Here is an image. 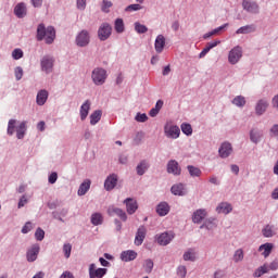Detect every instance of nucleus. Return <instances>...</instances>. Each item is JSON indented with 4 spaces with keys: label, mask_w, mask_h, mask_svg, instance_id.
<instances>
[{
    "label": "nucleus",
    "mask_w": 278,
    "mask_h": 278,
    "mask_svg": "<svg viewBox=\"0 0 278 278\" xmlns=\"http://www.w3.org/2000/svg\"><path fill=\"white\" fill-rule=\"evenodd\" d=\"M172 193H174L176 197H184L186 194V188L184 187V184H176L172 187Z\"/></svg>",
    "instance_id": "26"
},
{
    "label": "nucleus",
    "mask_w": 278,
    "mask_h": 278,
    "mask_svg": "<svg viewBox=\"0 0 278 278\" xmlns=\"http://www.w3.org/2000/svg\"><path fill=\"white\" fill-rule=\"evenodd\" d=\"M99 121H101V111H94L90 115V125H97V123H99Z\"/></svg>",
    "instance_id": "37"
},
{
    "label": "nucleus",
    "mask_w": 278,
    "mask_h": 278,
    "mask_svg": "<svg viewBox=\"0 0 278 278\" xmlns=\"http://www.w3.org/2000/svg\"><path fill=\"white\" fill-rule=\"evenodd\" d=\"M135 121H137V123H147V121H149V117L144 113H138L135 117Z\"/></svg>",
    "instance_id": "47"
},
{
    "label": "nucleus",
    "mask_w": 278,
    "mask_h": 278,
    "mask_svg": "<svg viewBox=\"0 0 278 278\" xmlns=\"http://www.w3.org/2000/svg\"><path fill=\"white\" fill-rule=\"evenodd\" d=\"M242 8L249 14H260V4L255 1L243 0Z\"/></svg>",
    "instance_id": "9"
},
{
    "label": "nucleus",
    "mask_w": 278,
    "mask_h": 278,
    "mask_svg": "<svg viewBox=\"0 0 278 278\" xmlns=\"http://www.w3.org/2000/svg\"><path fill=\"white\" fill-rule=\"evenodd\" d=\"M135 30L137 31V34H147L149 31V28L146 25L137 22L135 23Z\"/></svg>",
    "instance_id": "42"
},
{
    "label": "nucleus",
    "mask_w": 278,
    "mask_h": 278,
    "mask_svg": "<svg viewBox=\"0 0 278 278\" xmlns=\"http://www.w3.org/2000/svg\"><path fill=\"white\" fill-rule=\"evenodd\" d=\"M168 212H170V206H168V203H166V202H161L156 206V214H159V216H166V214H168Z\"/></svg>",
    "instance_id": "23"
},
{
    "label": "nucleus",
    "mask_w": 278,
    "mask_h": 278,
    "mask_svg": "<svg viewBox=\"0 0 278 278\" xmlns=\"http://www.w3.org/2000/svg\"><path fill=\"white\" fill-rule=\"evenodd\" d=\"M242 58V48L237 46L229 51L228 62L229 64H238Z\"/></svg>",
    "instance_id": "5"
},
{
    "label": "nucleus",
    "mask_w": 278,
    "mask_h": 278,
    "mask_svg": "<svg viewBox=\"0 0 278 278\" xmlns=\"http://www.w3.org/2000/svg\"><path fill=\"white\" fill-rule=\"evenodd\" d=\"M124 203L126 204V211L128 214H136L138 210V202L131 198H127Z\"/></svg>",
    "instance_id": "19"
},
{
    "label": "nucleus",
    "mask_w": 278,
    "mask_h": 278,
    "mask_svg": "<svg viewBox=\"0 0 278 278\" xmlns=\"http://www.w3.org/2000/svg\"><path fill=\"white\" fill-rule=\"evenodd\" d=\"M108 214L109 216H118L122 220H127V213L118 207L110 206L108 208Z\"/></svg>",
    "instance_id": "16"
},
{
    "label": "nucleus",
    "mask_w": 278,
    "mask_h": 278,
    "mask_svg": "<svg viewBox=\"0 0 278 278\" xmlns=\"http://www.w3.org/2000/svg\"><path fill=\"white\" fill-rule=\"evenodd\" d=\"M258 251H263L262 255L268 257L273 253V243H264L258 248Z\"/></svg>",
    "instance_id": "31"
},
{
    "label": "nucleus",
    "mask_w": 278,
    "mask_h": 278,
    "mask_svg": "<svg viewBox=\"0 0 278 278\" xmlns=\"http://www.w3.org/2000/svg\"><path fill=\"white\" fill-rule=\"evenodd\" d=\"M35 238L36 240H38L39 242H41V240H45V230H42L41 228H38L35 232Z\"/></svg>",
    "instance_id": "48"
},
{
    "label": "nucleus",
    "mask_w": 278,
    "mask_h": 278,
    "mask_svg": "<svg viewBox=\"0 0 278 278\" xmlns=\"http://www.w3.org/2000/svg\"><path fill=\"white\" fill-rule=\"evenodd\" d=\"M47 99H49V92L47 90H40L37 93V104L45 105L47 103Z\"/></svg>",
    "instance_id": "28"
},
{
    "label": "nucleus",
    "mask_w": 278,
    "mask_h": 278,
    "mask_svg": "<svg viewBox=\"0 0 278 278\" xmlns=\"http://www.w3.org/2000/svg\"><path fill=\"white\" fill-rule=\"evenodd\" d=\"M167 173L172 175H181V167H179V163L175 160H172L167 164Z\"/></svg>",
    "instance_id": "17"
},
{
    "label": "nucleus",
    "mask_w": 278,
    "mask_h": 278,
    "mask_svg": "<svg viewBox=\"0 0 278 278\" xmlns=\"http://www.w3.org/2000/svg\"><path fill=\"white\" fill-rule=\"evenodd\" d=\"M34 229V226L31 225L30 222H27L24 227L22 228V233H29Z\"/></svg>",
    "instance_id": "55"
},
{
    "label": "nucleus",
    "mask_w": 278,
    "mask_h": 278,
    "mask_svg": "<svg viewBox=\"0 0 278 278\" xmlns=\"http://www.w3.org/2000/svg\"><path fill=\"white\" fill-rule=\"evenodd\" d=\"M14 14L17 18H23L27 14V7H25V3H18L14 9Z\"/></svg>",
    "instance_id": "22"
},
{
    "label": "nucleus",
    "mask_w": 278,
    "mask_h": 278,
    "mask_svg": "<svg viewBox=\"0 0 278 278\" xmlns=\"http://www.w3.org/2000/svg\"><path fill=\"white\" fill-rule=\"evenodd\" d=\"M266 110H268V101L266 99L258 100L255 105L256 116H262V114L266 113Z\"/></svg>",
    "instance_id": "14"
},
{
    "label": "nucleus",
    "mask_w": 278,
    "mask_h": 278,
    "mask_svg": "<svg viewBox=\"0 0 278 278\" xmlns=\"http://www.w3.org/2000/svg\"><path fill=\"white\" fill-rule=\"evenodd\" d=\"M90 179H86L78 189V197H84V194H86V192H88V190H90Z\"/></svg>",
    "instance_id": "30"
},
{
    "label": "nucleus",
    "mask_w": 278,
    "mask_h": 278,
    "mask_svg": "<svg viewBox=\"0 0 278 278\" xmlns=\"http://www.w3.org/2000/svg\"><path fill=\"white\" fill-rule=\"evenodd\" d=\"M180 129L185 136H192V125L184 123L181 124Z\"/></svg>",
    "instance_id": "40"
},
{
    "label": "nucleus",
    "mask_w": 278,
    "mask_h": 278,
    "mask_svg": "<svg viewBox=\"0 0 278 278\" xmlns=\"http://www.w3.org/2000/svg\"><path fill=\"white\" fill-rule=\"evenodd\" d=\"M103 223V215L100 213H94L91 215V224L92 225H101Z\"/></svg>",
    "instance_id": "36"
},
{
    "label": "nucleus",
    "mask_w": 278,
    "mask_h": 278,
    "mask_svg": "<svg viewBox=\"0 0 278 278\" xmlns=\"http://www.w3.org/2000/svg\"><path fill=\"white\" fill-rule=\"evenodd\" d=\"M119 257L122 262H134V260L138 257V252L134 250H126L121 253Z\"/></svg>",
    "instance_id": "15"
},
{
    "label": "nucleus",
    "mask_w": 278,
    "mask_h": 278,
    "mask_svg": "<svg viewBox=\"0 0 278 278\" xmlns=\"http://www.w3.org/2000/svg\"><path fill=\"white\" fill-rule=\"evenodd\" d=\"M218 45H220V40H215V41L208 42L206 47L212 50L214 49V47H218Z\"/></svg>",
    "instance_id": "60"
},
{
    "label": "nucleus",
    "mask_w": 278,
    "mask_h": 278,
    "mask_svg": "<svg viewBox=\"0 0 278 278\" xmlns=\"http://www.w3.org/2000/svg\"><path fill=\"white\" fill-rule=\"evenodd\" d=\"M266 273H268V267L261 266L254 271L253 277H262V275H266Z\"/></svg>",
    "instance_id": "45"
},
{
    "label": "nucleus",
    "mask_w": 278,
    "mask_h": 278,
    "mask_svg": "<svg viewBox=\"0 0 278 278\" xmlns=\"http://www.w3.org/2000/svg\"><path fill=\"white\" fill-rule=\"evenodd\" d=\"M31 3L34 8H41L42 7V0H31Z\"/></svg>",
    "instance_id": "63"
},
{
    "label": "nucleus",
    "mask_w": 278,
    "mask_h": 278,
    "mask_svg": "<svg viewBox=\"0 0 278 278\" xmlns=\"http://www.w3.org/2000/svg\"><path fill=\"white\" fill-rule=\"evenodd\" d=\"M173 238H175L173 232H163L157 237V242L161 247H166L167 244H170Z\"/></svg>",
    "instance_id": "11"
},
{
    "label": "nucleus",
    "mask_w": 278,
    "mask_h": 278,
    "mask_svg": "<svg viewBox=\"0 0 278 278\" xmlns=\"http://www.w3.org/2000/svg\"><path fill=\"white\" fill-rule=\"evenodd\" d=\"M55 60H53V56H49V55H46L41 59V71L43 73H52L53 72V64H54Z\"/></svg>",
    "instance_id": "6"
},
{
    "label": "nucleus",
    "mask_w": 278,
    "mask_h": 278,
    "mask_svg": "<svg viewBox=\"0 0 278 278\" xmlns=\"http://www.w3.org/2000/svg\"><path fill=\"white\" fill-rule=\"evenodd\" d=\"M270 134H271L273 138L278 139V125L277 124L271 127Z\"/></svg>",
    "instance_id": "58"
},
{
    "label": "nucleus",
    "mask_w": 278,
    "mask_h": 278,
    "mask_svg": "<svg viewBox=\"0 0 278 278\" xmlns=\"http://www.w3.org/2000/svg\"><path fill=\"white\" fill-rule=\"evenodd\" d=\"M63 251L66 258L71 257V251H73L71 243L64 244Z\"/></svg>",
    "instance_id": "51"
},
{
    "label": "nucleus",
    "mask_w": 278,
    "mask_h": 278,
    "mask_svg": "<svg viewBox=\"0 0 278 278\" xmlns=\"http://www.w3.org/2000/svg\"><path fill=\"white\" fill-rule=\"evenodd\" d=\"M76 45L77 47H88L90 45V33L88 30H81L76 36Z\"/></svg>",
    "instance_id": "7"
},
{
    "label": "nucleus",
    "mask_w": 278,
    "mask_h": 278,
    "mask_svg": "<svg viewBox=\"0 0 278 278\" xmlns=\"http://www.w3.org/2000/svg\"><path fill=\"white\" fill-rule=\"evenodd\" d=\"M112 36V25L109 23H102L98 29V38L102 42L108 40Z\"/></svg>",
    "instance_id": "4"
},
{
    "label": "nucleus",
    "mask_w": 278,
    "mask_h": 278,
    "mask_svg": "<svg viewBox=\"0 0 278 278\" xmlns=\"http://www.w3.org/2000/svg\"><path fill=\"white\" fill-rule=\"evenodd\" d=\"M114 29L117 34H123V31H125V22L123 18L115 20Z\"/></svg>",
    "instance_id": "33"
},
{
    "label": "nucleus",
    "mask_w": 278,
    "mask_h": 278,
    "mask_svg": "<svg viewBox=\"0 0 278 278\" xmlns=\"http://www.w3.org/2000/svg\"><path fill=\"white\" fill-rule=\"evenodd\" d=\"M225 27H229V24L226 23V24L213 29L214 36H218L220 34V31H223V29H225Z\"/></svg>",
    "instance_id": "56"
},
{
    "label": "nucleus",
    "mask_w": 278,
    "mask_h": 278,
    "mask_svg": "<svg viewBox=\"0 0 278 278\" xmlns=\"http://www.w3.org/2000/svg\"><path fill=\"white\" fill-rule=\"evenodd\" d=\"M251 31H255L254 25H247V26L240 27L239 29H237L236 34H251Z\"/></svg>",
    "instance_id": "35"
},
{
    "label": "nucleus",
    "mask_w": 278,
    "mask_h": 278,
    "mask_svg": "<svg viewBox=\"0 0 278 278\" xmlns=\"http://www.w3.org/2000/svg\"><path fill=\"white\" fill-rule=\"evenodd\" d=\"M60 278H75V276L73 275V273L71 271H64Z\"/></svg>",
    "instance_id": "61"
},
{
    "label": "nucleus",
    "mask_w": 278,
    "mask_h": 278,
    "mask_svg": "<svg viewBox=\"0 0 278 278\" xmlns=\"http://www.w3.org/2000/svg\"><path fill=\"white\" fill-rule=\"evenodd\" d=\"M218 152H219L220 157H229L230 153H233V148H231V143L224 142L220 146Z\"/></svg>",
    "instance_id": "18"
},
{
    "label": "nucleus",
    "mask_w": 278,
    "mask_h": 278,
    "mask_svg": "<svg viewBox=\"0 0 278 278\" xmlns=\"http://www.w3.org/2000/svg\"><path fill=\"white\" fill-rule=\"evenodd\" d=\"M205 216H207V212L205 210H197L194 213H193V216H192V222L193 223H201V220H203V218H205Z\"/></svg>",
    "instance_id": "25"
},
{
    "label": "nucleus",
    "mask_w": 278,
    "mask_h": 278,
    "mask_svg": "<svg viewBox=\"0 0 278 278\" xmlns=\"http://www.w3.org/2000/svg\"><path fill=\"white\" fill-rule=\"evenodd\" d=\"M91 79L96 86H103L108 79V72L104 68L96 67L92 71Z\"/></svg>",
    "instance_id": "2"
},
{
    "label": "nucleus",
    "mask_w": 278,
    "mask_h": 278,
    "mask_svg": "<svg viewBox=\"0 0 278 278\" xmlns=\"http://www.w3.org/2000/svg\"><path fill=\"white\" fill-rule=\"evenodd\" d=\"M187 274H188V270L186 269V266L181 265L178 267L177 269L178 277L185 278Z\"/></svg>",
    "instance_id": "54"
},
{
    "label": "nucleus",
    "mask_w": 278,
    "mask_h": 278,
    "mask_svg": "<svg viewBox=\"0 0 278 278\" xmlns=\"http://www.w3.org/2000/svg\"><path fill=\"white\" fill-rule=\"evenodd\" d=\"M138 10H142V5H140V4H130L126 8V12H138Z\"/></svg>",
    "instance_id": "52"
},
{
    "label": "nucleus",
    "mask_w": 278,
    "mask_h": 278,
    "mask_svg": "<svg viewBox=\"0 0 278 278\" xmlns=\"http://www.w3.org/2000/svg\"><path fill=\"white\" fill-rule=\"evenodd\" d=\"M189 174L191 177H201V169L199 167H194L192 165H189L188 167Z\"/></svg>",
    "instance_id": "43"
},
{
    "label": "nucleus",
    "mask_w": 278,
    "mask_h": 278,
    "mask_svg": "<svg viewBox=\"0 0 278 278\" xmlns=\"http://www.w3.org/2000/svg\"><path fill=\"white\" fill-rule=\"evenodd\" d=\"M144 238H147V228L144 226H140L135 237L136 247H140L144 242Z\"/></svg>",
    "instance_id": "12"
},
{
    "label": "nucleus",
    "mask_w": 278,
    "mask_h": 278,
    "mask_svg": "<svg viewBox=\"0 0 278 278\" xmlns=\"http://www.w3.org/2000/svg\"><path fill=\"white\" fill-rule=\"evenodd\" d=\"M164 47H166V38H164V35H159L154 42L156 53H162L164 51Z\"/></svg>",
    "instance_id": "20"
},
{
    "label": "nucleus",
    "mask_w": 278,
    "mask_h": 278,
    "mask_svg": "<svg viewBox=\"0 0 278 278\" xmlns=\"http://www.w3.org/2000/svg\"><path fill=\"white\" fill-rule=\"evenodd\" d=\"M232 104L237 105V108H244V105H247V99H244V97H242V96H237L232 100Z\"/></svg>",
    "instance_id": "34"
},
{
    "label": "nucleus",
    "mask_w": 278,
    "mask_h": 278,
    "mask_svg": "<svg viewBox=\"0 0 278 278\" xmlns=\"http://www.w3.org/2000/svg\"><path fill=\"white\" fill-rule=\"evenodd\" d=\"M262 233L264 238H273L275 236V226L267 225L263 228Z\"/></svg>",
    "instance_id": "32"
},
{
    "label": "nucleus",
    "mask_w": 278,
    "mask_h": 278,
    "mask_svg": "<svg viewBox=\"0 0 278 278\" xmlns=\"http://www.w3.org/2000/svg\"><path fill=\"white\" fill-rule=\"evenodd\" d=\"M118 184V176L116 174H111L110 176L106 177L104 181V190H114L116 188V185Z\"/></svg>",
    "instance_id": "10"
},
{
    "label": "nucleus",
    "mask_w": 278,
    "mask_h": 278,
    "mask_svg": "<svg viewBox=\"0 0 278 278\" xmlns=\"http://www.w3.org/2000/svg\"><path fill=\"white\" fill-rule=\"evenodd\" d=\"M108 275V269L106 268H98L94 263L89 265V277L90 278H103Z\"/></svg>",
    "instance_id": "8"
},
{
    "label": "nucleus",
    "mask_w": 278,
    "mask_h": 278,
    "mask_svg": "<svg viewBox=\"0 0 278 278\" xmlns=\"http://www.w3.org/2000/svg\"><path fill=\"white\" fill-rule=\"evenodd\" d=\"M235 262H242L244 260V251L242 249H239L235 252L233 255Z\"/></svg>",
    "instance_id": "46"
},
{
    "label": "nucleus",
    "mask_w": 278,
    "mask_h": 278,
    "mask_svg": "<svg viewBox=\"0 0 278 278\" xmlns=\"http://www.w3.org/2000/svg\"><path fill=\"white\" fill-rule=\"evenodd\" d=\"M46 39L47 45H52L55 40V28L53 26L45 27V24H39L37 27V40L41 41Z\"/></svg>",
    "instance_id": "1"
},
{
    "label": "nucleus",
    "mask_w": 278,
    "mask_h": 278,
    "mask_svg": "<svg viewBox=\"0 0 278 278\" xmlns=\"http://www.w3.org/2000/svg\"><path fill=\"white\" fill-rule=\"evenodd\" d=\"M78 10H86V0H77Z\"/></svg>",
    "instance_id": "59"
},
{
    "label": "nucleus",
    "mask_w": 278,
    "mask_h": 278,
    "mask_svg": "<svg viewBox=\"0 0 278 278\" xmlns=\"http://www.w3.org/2000/svg\"><path fill=\"white\" fill-rule=\"evenodd\" d=\"M164 134L167 138H172V140H177L181 134V129L179 126L173 124H166L164 127Z\"/></svg>",
    "instance_id": "3"
},
{
    "label": "nucleus",
    "mask_w": 278,
    "mask_h": 278,
    "mask_svg": "<svg viewBox=\"0 0 278 278\" xmlns=\"http://www.w3.org/2000/svg\"><path fill=\"white\" fill-rule=\"evenodd\" d=\"M12 58L13 60H21V58H23V50L21 49L13 50Z\"/></svg>",
    "instance_id": "53"
},
{
    "label": "nucleus",
    "mask_w": 278,
    "mask_h": 278,
    "mask_svg": "<svg viewBox=\"0 0 278 278\" xmlns=\"http://www.w3.org/2000/svg\"><path fill=\"white\" fill-rule=\"evenodd\" d=\"M25 204H27V198L23 195L18 202V207H25Z\"/></svg>",
    "instance_id": "62"
},
{
    "label": "nucleus",
    "mask_w": 278,
    "mask_h": 278,
    "mask_svg": "<svg viewBox=\"0 0 278 278\" xmlns=\"http://www.w3.org/2000/svg\"><path fill=\"white\" fill-rule=\"evenodd\" d=\"M185 262H194L197 260V254L193 250H189L184 254Z\"/></svg>",
    "instance_id": "38"
},
{
    "label": "nucleus",
    "mask_w": 278,
    "mask_h": 278,
    "mask_svg": "<svg viewBox=\"0 0 278 278\" xmlns=\"http://www.w3.org/2000/svg\"><path fill=\"white\" fill-rule=\"evenodd\" d=\"M90 112V100L85 101L80 106V119L86 121L88 118V113Z\"/></svg>",
    "instance_id": "24"
},
{
    "label": "nucleus",
    "mask_w": 278,
    "mask_h": 278,
    "mask_svg": "<svg viewBox=\"0 0 278 278\" xmlns=\"http://www.w3.org/2000/svg\"><path fill=\"white\" fill-rule=\"evenodd\" d=\"M273 105H274V108H276V110H278V94L274 97Z\"/></svg>",
    "instance_id": "64"
},
{
    "label": "nucleus",
    "mask_w": 278,
    "mask_h": 278,
    "mask_svg": "<svg viewBox=\"0 0 278 278\" xmlns=\"http://www.w3.org/2000/svg\"><path fill=\"white\" fill-rule=\"evenodd\" d=\"M38 253H40V245L34 244L26 253L27 262H36Z\"/></svg>",
    "instance_id": "13"
},
{
    "label": "nucleus",
    "mask_w": 278,
    "mask_h": 278,
    "mask_svg": "<svg viewBox=\"0 0 278 278\" xmlns=\"http://www.w3.org/2000/svg\"><path fill=\"white\" fill-rule=\"evenodd\" d=\"M14 73H15V79L17 81H21V79H23V67L21 66L15 67Z\"/></svg>",
    "instance_id": "50"
},
{
    "label": "nucleus",
    "mask_w": 278,
    "mask_h": 278,
    "mask_svg": "<svg viewBox=\"0 0 278 278\" xmlns=\"http://www.w3.org/2000/svg\"><path fill=\"white\" fill-rule=\"evenodd\" d=\"M58 181V173L53 172L49 175V184H55Z\"/></svg>",
    "instance_id": "57"
},
{
    "label": "nucleus",
    "mask_w": 278,
    "mask_h": 278,
    "mask_svg": "<svg viewBox=\"0 0 278 278\" xmlns=\"http://www.w3.org/2000/svg\"><path fill=\"white\" fill-rule=\"evenodd\" d=\"M231 210H232L231 204L227 202H223L216 207V212H218V214H229Z\"/></svg>",
    "instance_id": "29"
},
{
    "label": "nucleus",
    "mask_w": 278,
    "mask_h": 278,
    "mask_svg": "<svg viewBox=\"0 0 278 278\" xmlns=\"http://www.w3.org/2000/svg\"><path fill=\"white\" fill-rule=\"evenodd\" d=\"M14 129H16V119H10L8 123L7 134L9 136H14Z\"/></svg>",
    "instance_id": "41"
},
{
    "label": "nucleus",
    "mask_w": 278,
    "mask_h": 278,
    "mask_svg": "<svg viewBox=\"0 0 278 278\" xmlns=\"http://www.w3.org/2000/svg\"><path fill=\"white\" fill-rule=\"evenodd\" d=\"M153 266H154V264L151 258L146 260L143 263V268H144L146 273H148V274L153 270Z\"/></svg>",
    "instance_id": "44"
},
{
    "label": "nucleus",
    "mask_w": 278,
    "mask_h": 278,
    "mask_svg": "<svg viewBox=\"0 0 278 278\" xmlns=\"http://www.w3.org/2000/svg\"><path fill=\"white\" fill-rule=\"evenodd\" d=\"M147 168H149V163H147V161H142L137 166V175H143L147 172Z\"/></svg>",
    "instance_id": "39"
},
{
    "label": "nucleus",
    "mask_w": 278,
    "mask_h": 278,
    "mask_svg": "<svg viewBox=\"0 0 278 278\" xmlns=\"http://www.w3.org/2000/svg\"><path fill=\"white\" fill-rule=\"evenodd\" d=\"M262 131L257 130V129H252L250 131V140L251 142H253L254 144H257V142H260L262 140Z\"/></svg>",
    "instance_id": "27"
},
{
    "label": "nucleus",
    "mask_w": 278,
    "mask_h": 278,
    "mask_svg": "<svg viewBox=\"0 0 278 278\" xmlns=\"http://www.w3.org/2000/svg\"><path fill=\"white\" fill-rule=\"evenodd\" d=\"M110 8H112V1L103 0L102 12H105V14H108V12H110Z\"/></svg>",
    "instance_id": "49"
},
{
    "label": "nucleus",
    "mask_w": 278,
    "mask_h": 278,
    "mask_svg": "<svg viewBox=\"0 0 278 278\" xmlns=\"http://www.w3.org/2000/svg\"><path fill=\"white\" fill-rule=\"evenodd\" d=\"M16 138L23 140L25 138V131H27V122H22L15 129Z\"/></svg>",
    "instance_id": "21"
}]
</instances>
